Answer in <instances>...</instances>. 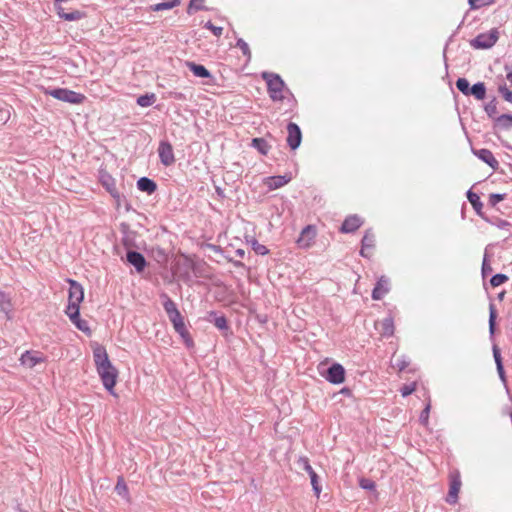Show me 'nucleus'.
I'll return each instance as SVG.
<instances>
[{
    "label": "nucleus",
    "mask_w": 512,
    "mask_h": 512,
    "mask_svg": "<svg viewBox=\"0 0 512 512\" xmlns=\"http://www.w3.org/2000/svg\"><path fill=\"white\" fill-rule=\"evenodd\" d=\"M492 272V267L490 263L487 260L486 255L484 256L483 263H482V274L483 276H486Z\"/></svg>",
    "instance_id": "3c124183"
},
{
    "label": "nucleus",
    "mask_w": 512,
    "mask_h": 512,
    "mask_svg": "<svg viewBox=\"0 0 512 512\" xmlns=\"http://www.w3.org/2000/svg\"><path fill=\"white\" fill-rule=\"evenodd\" d=\"M181 336L183 342L188 348H191L193 346V340L188 332V330H185L183 333H179Z\"/></svg>",
    "instance_id": "de8ad7c7"
},
{
    "label": "nucleus",
    "mask_w": 512,
    "mask_h": 512,
    "mask_svg": "<svg viewBox=\"0 0 512 512\" xmlns=\"http://www.w3.org/2000/svg\"><path fill=\"white\" fill-rule=\"evenodd\" d=\"M210 315L215 316L213 323L218 329H220V330L227 329V321L224 316H216L214 313H211Z\"/></svg>",
    "instance_id": "c9c22d12"
},
{
    "label": "nucleus",
    "mask_w": 512,
    "mask_h": 512,
    "mask_svg": "<svg viewBox=\"0 0 512 512\" xmlns=\"http://www.w3.org/2000/svg\"><path fill=\"white\" fill-rule=\"evenodd\" d=\"M127 261L135 267L137 272H142L146 266L144 256L136 251H129L127 253Z\"/></svg>",
    "instance_id": "dca6fc26"
},
{
    "label": "nucleus",
    "mask_w": 512,
    "mask_h": 512,
    "mask_svg": "<svg viewBox=\"0 0 512 512\" xmlns=\"http://www.w3.org/2000/svg\"><path fill=\"white\" fill-rule=\"evenodd\" d=\"M158 154L164 166H171L175 163V156L172 145L167 141H161L158 147Z\"/></svg>",
    "instance_id": "0eeeda50"
},
{
    "label": "nucleus",
    "mask_w": 512,
    "mask_h": 512,
    "mask_svg": "<svg viewBox=\"0 0 512 512\" xmlns=\"http://www.w3.org/2000/svg\"><path fill=\"white\" fill-rule=\"evenodd\" d=\"M506 77H507L508 81L512 84V70L507 73Z\"/></svg>",
    "instance_id": "4d7b16f0"
},
{
    "label": "nucleus",
    "mask_w": 512,
    "mask_h": 512,
    "mask_svg": "<svg viewBox=\"0 0 512 512\" xmlns=\"http://www.w3.org/2000/svg\"><path fill=\"white\" fill-rule=\"evenodd\" d=\"M45 93L55 99L72 104H80L85 99L84 95L65 88L50 89Z\"/></svg>",
    "instance_id": "20e7f679"
},
{
    "label": "nucleus",
    "mask_w": 512,
    "mask_h": 512,
    "mask_svg": "<svg viewBox=\"0 0 512 512\" xmlns=\"http://www.w3.org/2000/svg\"><path fill=\"white\" fill-rule=\"evenodd\" d=\"M388 291H389V279L382 276L378 280L375 288L372 291V298L374 300H380L388 293Z\"/></svg>",
    "instance_id": "ddd939ff"
},
{
    "label": "nucleus",
    "mask_w": 512,
    "mask_h": 512,
    "mask_svg": "<svg viewBox=\"0 0 512 512\" xmlns=\"http://www.w3.org/2000/svg\"><path fill=\"white\" fill-rule=\"evenodd\" d=\"M262 77L267 82L268 92L273 101H280L284 98L285 84L277 74L264 72Z\"/></svg>",
    "instance_id": "7ed1b4c3"
},
{
    "label": "nucleus",
    "mask_w": 512,
    "mask_h": 512,
    "mask_svg": "<svg viewBox=\"0 0 512 512\" xmlns=\"http://www.w3.org/2000/svg\"><path fill=\"white\" fill-rule=\"evenodd\" d=\"M202 2H203V0H191L190 4H189V12L192 9H195V10L202 9Z\"/></svg>",
    "instance_id": "603ef678"
},
{
    "label": "nucleus",
    "mask_w": 512,
    "mask_h": 512,
    "mask_svg": "<svg viewBox=\"0 0 512 512\" xmlns=\"http://www.w3.org/2000/svg\"><path fill=\"white\" fill-rule=\"evenodd\" d=\"M409 365V360L406 356H394L392 359V366L399 371H403Z\"/></svg>",
    "instance_id": "a878e982"
},
{
    "label": "nucleus",
    "mask_w": 512,
    "mask_h": 512,
    "mask_svg": "<svg viewBox=\"0 0 512 512\" xmlns=\"http://www.w3.org/2000/svg\"><path fill=\"white\" fill-rule=\"evenodd\" d=\"M164 310L167 313L168 317L176 316L177 313H179V310L176 307V304L171 299H166L164 302Z\"/></svg>",
    "instance_id": "c85d7f7f"
},
{
    "label": "nucleus",
    "mask_w": 512,
    "mask_h": 512,
    "mask_svg": "<svg viewBox=\"0 0 512 512\" xmlns=\"http://www.w3.org/2000/svg\"><path fill=\"white\" fill-rule=\"evenodd\" d=\"M291 180L290 176H271L264 179V184L269 188V190H275L283 187Z\"/></svg>",
    "instance_id": "4468645a"
},
{
    "label": "nucleus",
    "mask_w": 512,
    "mask_h": 512,
    "mask_svg": "<svg viewBox=\"0 0 512 512\" xmlns=\"http://www.w3.org/2000/svg\"><path fill=\"white\" fill-rule=\"evenodd\" d=\"M179 3H180V0H172V1H167V2H161V3L156 4L153 7V10L154 11H161V10L172 9L173 7L177 6Z\"/></svg>",
    "instance_id": "c756f323"
},
{
    "label": "nucleus",
    "mask_w": 512,
    "mask_h": 512,
    "mask_svg": "<svg viewBox=\"0 0 512 512\" xmlns=\"http://www.w3.org/2000/svg\"><path fill=\"white\" fill-rule=\"evenodd\" d=\"M456 87L458 88L459 91H461L464 95H469V92H470V85H469V81L466 79V78H459L457 81H456Z\"/></svg>",
    "instance_id": "7c9ffc66"
},
{
    "label": "nucleus",
    "mask_w": 512,
    "mask_h": 512,
    "mask_svg": "<svg viewBox=\"0 0 512 512\" xmlns=\"http://www.w3.org/2000/svg\"><path fill=\"white\" fill-rule=\"evenodd\" d=\"M469 95H473L477 100H483L486 95V87L484 83L478 82L474 84L470 89Z\"/></svg>",
    "instance_id": "4be33fe9"
},
{
    "label": "nucleus",
    "mask_w": 512,
    "mask_h": 512,
    "mask_svg": "<svg viewBox=\"0 0 512 512\" xmlns=\"http://www.w3.org/2000/svg\"><path fill=\"white\" fill-rule=\"evenodd\" d=\"M490 313H489V331L490 334H494L495 331V319H496V311L493 304H490L489 307Z\"/></svg>",
    "instance_id": "72a5a7b5"
},
{
    "label": "nucleus",
    "mask_w": 512,
    "mask_h": 512,
    "mask_svg": "<svg viewBox=\"0 0 512 512\" xmlns=\"http://www.w3.org/2000/svg\"><path fill=\"white\" fill-rule=\"evenodd\" d=\"M493 2H494V0H468L470 8L473 10L479 9V8L489 5Z\"/></svg>",
    "instance_id": "f704fd0d"
},
{
    "label": "nucleus",
    "mask_w": 512,
    "mask_h": 512,
    "mask_svg": "<svg viewBox=\"0 0 512 512\" xmlns=\"http://www.w3.org/2000/svg\"><path fill=\"white\" fill-rule=\"evenodd\" d=\"M237 47H239L242 53L248 57H250V49L248 44L243 39H238Z\"/></svg>",
    "instance_id": "49530a36"
},
{
    "label": "nucleus",
    "mask_w": 512,
    "mask_h": 512,
    "mask_svg": "<svg viewBox=\"0 0 512 512\" xmlns=\"http://www.w3.org/2000/svg\"><path fill=\"white\" fill-rule=\"evenodd\" d=\"M416 390V383H411V384H408V385H404L402 388H401V394L403 397H406L410 394H412L414 391Z\"/></svg>",
    "instance_id": "37998d69"
},
{
    "label": "nucleus",
    "mask_w": 512,
    "mask_h": 512,
    "mask_svg": "<svg viewBox=\"0 0 512 512\" xmlns=\"http://www.w3.org/2000/svg\"><path fill=\"white\" fill-rule=\"evenodd\" d=\"M376 330L383 337L392 336L394 333V323L391 317H386L381 321H377L375 323Z\"/></svg>",
    "instance_id": "f8f14e48"
},
{
    "label": "nucleus",
    "mask_w": 512,
    "mask_h": 512,
    "mask_svg": "<svg viewBox=\"0 0 512 512\" xmlns=\"http://www.w3.org/2000/svg\"><path fill=\"white\" fill-rule=\"evenodd\" d=\"M252 146L263 155H266L270 149V146L263 138H254L252 140Z\"/></svg>",
    "instance_id": "b1692460"
},
{
    "label": "nucleus",
    "mask_w": 512,
    "mask_h": 512,
    "mask_svg": "<svg viewBox=\"0 0 512 512\" xmlns=\"http://www.w3.org/2000/svg\"><path fill=\"white\" fill-rule=\"evenodd\" d=\"M462 482L460 478V473L458 471H454L450 473V487L449 492L446 498V501L450 504H455L458 500V493L460 491Z\"/></svg>",
    "instance_id": "423d86ee"
},
{
    "label": "nucleus",
    "mask_w": 512,
    "mask_h": 512,
    "mask_svg": "<svg viewBox=\"0 0 512 512\" xmlns=\"http://www.w3.org/2000/svg\"><path fill=\"white\" fill-rule=\"evenodd\" d=\"M205 27L212 31V33L219 37L222 34L223 28L213 25L211 22H207Z\"/></svg>",
    "instance_id": "09e8293b"
},
{
    "label": "nucleus",
    "mask_w": 512,
    "mask_h": 512,
    "mask_svg": "<svg viewBox=\"0 0 512 512\" xmlns=\"http://www.w3.org/2000/svg\"><path fill=\"white\" fill-rule=\"evenodd\" d=\"M486 112L489 116H492L496 111V106L492 104H488L485 108Z\"/></svg>",
    "instance_id": "6e6d98bb"
},
{
    "label": "nucleus",
    "mask_w": 512,
    "mask_h": 512,
    "mask_svg": "<svg viewBox=\"0 0 512 512\" xmlns=\"http://www.w3.org/2000/svg\"><path fill=\"white\" fill-rule=\"evenodd\" d=\"M187 66L196 77H200V78L211 77V73L203 65L196 64L194 62H188Z\"/></svg>",
    "instance_id": "aec40b11"
},
{
    "label": "nucleus",
    "mask_w": 512,
    "mask_h": 512,
    "mask_svg": "<svg viewBox=\"0 0 512 512\" xmlns=\"http://www.w3.org/2000/svg\"><path fill=\"white\" fill-rule=\"evenodd\" d=\"M508 225H509V224H508V222H506V221H501V222H500V224H499V227L503 228V227H506V226H508Z\"/></svg>",
    "instance_id": "13d9d810"
},
{
    "label": "nucleus",
    "mask_w": 512,
    "mask_h": 512,
    "mask_svg": "<svg viewBox=\"0 0 512 512\" xmlns=\"http://www.w3.org/2000/svg\"><path fill=\"white\" fill-rule=\"evenodd\" d=\"M497 124L504 129L512 128V115L503 114L499 116L497 119Z\"/></svg>",
    "instance_id": "bb28decb"
},
{
    "label": "nucleus",
    "mask_w": 512,
    "mask_h": 512,
    "mask_svg": "<svg viewBox=\"0 0 512 512\" xmlns=\"http://www.w3.org/2000/svg\"><path fill=\"white\" fill-rule=\"evenodd\" d=\"M43 361V355L36 351H26L20 357L21 364L27 368H34L36 365L42 363Z\"/></svg>",
    "instance_id": "9d476101"
},
{
    "label": "nucleus",
    "mask_w": 512,
    "mask_h": 512,
    "mask_svg": "<svg viewBox=\"0 0 512 512\" xmlns=\"http://www.w3.org/2000/svg\"><path fill=\"white\" fill-rule=\"evenodd\" d=\"M298 466L300 468H302L303 470H305L309 475H311L313 472H315L313 470V468L311 467V465L309 464L308 458H306V457H300L298 459Z\"/></svg>",
    "instance_id": "e433bc0d"
},
{
    "label": "nucleus",
    "mask_w": 512,
    "mask_h": 512,
    "mask_svg": "<svg viewBox=\"0 0 512 512\" xmlns=\"http://www.w3.org/2000/svg\"><path fill=\"white\" fill-rule=\"evenodd\" d=\"M169 320L172 322L173 327L178 334L183 333L185 330H187L185 323H184V319H183L182 315L180 314V312L177 313L176 316L173 315V316L169 317Z\"/></svg>",
    "instance_id": "5701e85b"
},
{
    "label": "nucleus",
    "mask_w": 512,
    "mask_h": 512,
    "mask_svg": "<svg viewBox=\"0 0 512 512\" xmlns=\"http://www.w3.org/2000/svg\"><path fill=\"white\" fill-rule=\"evenodd\" d=\"M467 198H468L469 202L472 204V206L477 211L482 208V203L480 201V197L476 193H474L471 190H469L467 192Z\"/></svg>",
    "instance_id": "2f4dec72"
},
{
    "label": "nucleus",
    "mask_w": 512,
    "mask_h": 512,
    "mask_svg": "<svg viewBox=\"0 0 512 512\" xmlns=\"http://www.w3.org/2000/svg\"><path fill=\"white\" fill-rule=\"evenodd\" d=\"M287 143L292 150L298 148L301 144L302 134L299 126L296 123L290 122L287 125Z\"/></svg>",
    "instance_id": "6e6552de"
},
{
    "label": "nucleus",
    "mask_w": 512,
    "mask_h": 512,
    "mask_svg": "<svg viewBox=\"0 0 512 512\" xmlns=\"http://www.w3.org/2000/svg\"><path fill=\"white\" fill-rule=\"evenodd\" d=\"M498 38V31L496 29H492L488 32L479 34L477 37L471 40L470 44L476 49H488L494 46Z\"/></svg>",
    "instance_id": "39448f33"
},
{
    "label": "nucleus",
    "mask_w": 512,
    "mask_h": 512,
    "mask_svg": "<svg viewBox=\"0 0 512 512\" xmlns=\"http://www.w3.org/2000/svg\"><path fill=\"white\" fill-rule=\"evenodd\" d=\"M362 224L363 220L358 215H351L344 220L341 231L344 233L354 232Z\"/></svg>",
    "instance_id": "2eb2a0df"
},
{
    "label": "nucleus",
    "mask_w": 512,
    "mask_h": 512,
    "mask_svg": "<svg viewBox=\"0 0 512 512\" xmlns=\"http://www.w3.org/2000/svg\"><path fill=\"white\" fill-rule=\"evenodd\" d=\"M507 280H508V277L506 275L496 274L491 278L490 283L493 287H497V286H500L503 283H505Z\"/></svg>",
    "instance_id": "4c0bfd02"
},
{
    "label": "nucleus",
    "mask_w": 512,
    "mask_h": 512,
    "mask_svg": "<svg viewBox=\"0 0 512 512\" xmlns=\"http://www.w3.org/2000/svg\"><path fill=\"white\" fill-rule=\"evenodd\" d=\"M137 187L140 191L152 194L156 191V183L149 178L142 177L137 181Z\"/></svg>",
    "instance_id": "6ab92c4d"
},
{
    "label": "nucleus",
    "mask_w": 512,
    "mask_h": 512,
    "mask_svg": "<svg viewBox=\"0 0 512 512\" xmlns=\"http://www.w3.org/2000/svg\"><path fill=\"white\" fill-rule=\"evenodd\" d=\"M115 491L119 496H122L124 498L128 495V488L123 480V478H119L117 481V484L115 486Z\"/></svg>",
    "instance_id": "473e14b6"
},
{
    "label": "nucleus",
    "mask_w": 512,
    "mask_h": 512,
    "mask_svg": "<svg viewBox=\"0 0 512 512\" xmlns=\"http://www.w3.org/2000/svg\"><path fill=\"white\" fill-rule=\"evenodd\" d=\"M310 476V480H311V485L313 487V490L315 492V495L317 497H319L320 493H321V486L319 485L318 483V476L315 472H313Z\"/></svg>",
    "instance_id": "58836bf2"
},
{
    "label": "nucleus",
    "mask_w": 512,
    "mask_h": 512,
    "mask_svg": "<svg viewBox=\"0 0 512 512\" xmlns=\"http://www.w3.org/2000/svg\"><path fill=\"white\" fill-rule=\"evenodd\" d=\"M326 380L333 384H341L345 380V370L342 365L335 363L328 368L325 375Z\"/></svg>",
    "instance_id": "1a4fd4ad"
},
{
    "label": "nucleus",
    "mask_w": 512,
    "mask_h": 512,
    "mask_svg": "<svg viewBox=\"0 0 512 512\" xmlns=\"http://www.w3.org/2000/svg\"><path fill=\"white\" fill-rule=\"evenodd\" d=\"M473 153L487 163L491 168L496 169L498 167V161L495 159L493 153L488 149L473 150Z\"/></svg>",
    "instance_id": "f3484780"
},
{
    "label": "nucleus",
    "mask_w": 512,
    "mask_h": 512,
    "mask_svg": "<svg viewBox=\"0 0 512 512\" xmlns=\"http://www.w3.org/2000/svg\"><path fill=\"white\" fill-rule=\"evenodd\" d=\"M155 101V95L154 94H146L142 95L137 98V104L141 107H149L151 106Z\"/></svg>",
    "instance_id": "cd10ccee"
},
{
    "label": "nucleus",
    "mask_w": 512,
    "mask_h": 512,
    "mask_svg": "<svg viewBox=\"0 0 512 512\" xmlns=\"http://www.w3.org/2000/svg\"><path fill=\"white\" fill-rule=\"evenodd\" d=\"M0 308L3 312L8 313L10 310V301L5 294L0 292Z\"/></svg>",
    "instance_id": "ea45409f"
},
{
    "label": "nucleus",
    "mask_w": 512,
    "mask_h": 512,
    "mask_svg": "<svg viewBox=\"0 0 512 512\" xmlns=\"http://www.w3.org/2000/svg\"><path fill=\"white\" fill-rule=\"evenodd\" d=\"M430 407H431L430 403H428L426 405V407L424 408V410L421 412L420 417H419L420 423L425 426L428 424Z\"/></svg>",
    "instance_id": "a19ab883"
},
{
    "label": "nucleus",
    "mask_w": 512,
    "mask_h": 512,
    "mask_svg": "<svg viewBox=\"0 0 512 512\" xmlns=\"http://www.w3.org/2000/svg\"><path fill=\"white\" fill-rule=\"evenodd\" d=\"M504 199L503 194H491L489 197V204L491 206L497 205L500 201Z\"/></svg>",
    "instance_id": "8fccbe9b"
},
{
    "label": "nucleus",
    "mask_w": 512,
    "mask_h": 512,
    "mask_svg": "<svg viewBox=\"0 0 512 512\" xmlns=\"http://www.w3.org/2000/svg\"><path fill=\"white\" fill-rule=\"evenodd\" d=\"M93 358L103 386L111 395L117 396L114 387L116 385L118 371L110 362L106 349L96 344L93 348Z\"/></svg>",
    "instance_id": "f257e3e1"
},
{
    "label": "nucleus",
    "mask_w": 512,
    "mask_h": 512,
    "mask_svg": "<svg viewBox=\"0 0 512 512\" xmlns=\"http://www.w3.org/2000/svg\"><path fill=\"white\" fill-rule=\"evenodd\" d=\"M359 485L361 488L365 490H374L375 489V483L374 481L366 478H362L359 481Z\"/></svg>",
    "instance_id": "79ce46f5"
},
{
    "label": "nucleus",
    "mask_w": 512,
    "mask_h": 512,
    "mask_svg": "<svg viewBox=\"0 0 512 512\" xmlns=\"http://www.w3.org/2000/svg\"><path fill=\"white\" fill-rule=\"evenodd\" d=\"M71 322L82 332L90 333V328L88 325V322L86 320H82L79 317V314H77L75 317L68 316Z\"/></svg>",
    "instance_id": "393cba45"
},
{
    "label": "nucleus",
    "mask_w": 512,
    "mask_h": 512,
    "mask_svg": "<svg viewBox=\"0 0 512 512\" xmlns=\"http://www.w3.org/2000/svg\"><path fill=\"white\" fill-rule=\"evenodd\" d=\"M497 366V371H498V374L501 378L502 381H505V375H504V369H503V365L502 363H498Z\"/></svg>",
    "instance_id": "5fc2aeb1"
},
{
    "label": "nucleus",
    "mask_w": 512,
    "mask_h": 512,
    "mask_svg": "<svg viewBox=\"0 0 512 512\" xmlns=\"http://www.w3.org/2000/svg\"><path fill=\"white\" fill-rule=\"evenodd\" d=\"M70 288H69V296H68V305L66 307L65 313L67 316L75 317L79 314L80 303L84 299V291L83 287L74 280H69Z\"/></svg>",
    "instance_id": "f03ea898"
},
{
    "label": "nucleus",
    "mask_w": 512,
    "mask_h": 512,
    "mask_svg": "<svg viewBox=\"0 0 512 512\" xmlns=\"http://www.w3.org/2000/svg\"><path fill=\"white\" fill-rule=\"evenodd\" d=\"M499 92L502 94L504 99L512 103V91L509 90L505 85L499 87Z\"/></svg>",
    "instance_id": "c03bdc74"
},
{
    "label": "nucleus",
    "mask_w": 512,
    "mask_h": 512,
    "mask_svg": "<svg viewBox=\"0 0 512 512\" xmlns=\"http://www.w3.org/2000/svg\"><path fill=\"white\" fill-rule=\"evenodd\" d=\"M102 184L106 187L107 191L114 197L118 198L119 193L116 189L114 179L109 175H102L101 177Z\"/></svg>",
    "instance_id": "412c9836"
},
{
    "label": "nucleus",
    "mask_w": 512,
    "mask_h": 512,
    "mask_svg": "<svg viewBox=\"0 0 512 512\" xmlns=\"http://www.w3.org/2000/svg\"><path fill=\"white\" fill-rule=\"evenodd\" d=\"M493 356H494V359H495L496 365H498V363H502L501 355H500V351H499V349L497 348V346H494V347H493Z\"/></svg>",
    "instance_id": "864d4df0"
},
{
    "label": "nucleus",
    "mask_w": 512,
    "mask_h": 512,
    "mask_svg": "<svg viewBox=\"0 0 512 512\" xmlns=\"http://www.w3.org/2000/svg\"><path fill=\"white\" fill-rule=\"evenodd\" d=\"M316 237V229L312 225L306 226L297 239V243L301 248H308L312 245Z\"/></svg>",
    "instance_id": "9b49d317"
},
{
    "label": "nucleus",
    "mask_w": 512,
    "mask_h": 512,
    "mask_svg": "<svg viewBox=\"0 0 512 512\" xmlns=\"http://www.w3.org/2000/svg\"><path fill=\"white\" fill-rule=\"evenodd\" d=\"M253 250L259 255H266L268 253L266 246L258 243L257 241L253 242Z\"/></svg>",
    "instance_id": "a18cd8bd"
},
{
    "label": "nucleus",
    "mask_w": 512,
    "mask_h": 512,
    "mask_svg": "<svg viewBox=\"0 0 512 512\" xmlns=\"http://www.w3.org/2000/svg\"><path fill=\"white\" fill-rule=\"evenodd\" d=\"M374 242V235L370 231H367L362 239V248L360 251L363 257H370L372 255Z\"/></svg>",
    "instance_id": "a211bd4d"
}]
</instances>
